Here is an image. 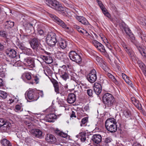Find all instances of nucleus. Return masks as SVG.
Segmentation results:
<instances>
[{"label": "nucleus", "mask_w": 146, "mask_h": 146, "mask_svg": "<svg viewBox=\"0 0 146 146\" xmlns=\"http://www.w3.org/2000/svg\"><path fill=\"white\" fill-rule=\"evenodd\" d=\"M73 27L77 30L79 33H81V32H82V29L78 25H74Z\"/></svg>", "instance_id": "nucleus-42"}, {"label": "nucleus", "mask_w": 146, "mask_h": 146, "mask_svg": "<svg viewBox=\"0 0 146 146\" xmlns=\"http://www.w3.org/2000/svg\"><path fill=\"white\" fill-rule=\"evenodd\" d=\"M59 74H60L61 77L64 80L66 81L67 79L69 78V74L66 71L64 72L63 70H59Z\"/></svg>", "instance_id": "nucleus-20"}, {"label": "nucleus", "mask_w": 146, "mask_h": 146, "mask_svg": "<svg viewBox=\"0 0 146 146\" xmlns=\"http://www.w3.org/2000/svg\"><path fill=\"white\" fill-rule=\"evenodd\" d=\"M56 118V115L54 113H52L47 115L45 119L46 121L53 122L54 121V120Z\"/></svg>", "instance_id": "nucleus-21"}, {"label": "nucleus", "mask_w": 146, "mask_h": 146, "mask_svg": "<svg viewBox=\"0 0 146 146\" xmlns=\"http://www.w3.org/2000/svg\"><path fill=\"white\" fill-rule=\"evenodd\" d=\"M111 80L116 85H119V82L116 79L115 77L112 78Z\"/></svg>", "instance_id": "nucleus-51"}, {"label": "nucleus", "mask_w": 146, "mask_h": 146, "mask_svg": "<svg viewBox=\"0 0 146 146\" xmlns=\"http://www.w3.org/2000/svg\"><path fill=\"white\" fill-rule=\"evenodd\" d=\"M4 82L2 79L0 78V86H2L3 85Z\"/></svg>", "instance_id": "nucleus-63"}, {"label": "nucleus", "mask_w": 146, "mask_h": 146, "mask_svg": "<svg viewBox=\"0 0 146 146\" xmlns=\"http://www.w3.org/2000/svg\"><path fill=\"white\" fill-rule=\"evenodd\" d=\"M8 94L5 92L0 90V96L3 98L5 99L7 98Z\"/></svg>", "instance_id": "nucleus-33"}, {"label": "nucleus", "mask_w": 146, "mask_h": 146, "mask_svg": "<svg viewBox=\"0 0 146 146\" xmlns=\"http://www.w3.org/2000/svg\"><path fill=\"white\" fill-rule=\"evenodd\" d=\"M25 96L27 99L28 98L29 100H33L34 101H36L38 99L39 97L37 96L33 90L29 89L28 91L26 92L25 94Z\"/></svg>", "instance_id": "nucleus-8"}, {"label": "nucleus", "mask_w": 146, "mask_h": 146, "mask_svg": "<svg viewBox=\"0 0 146 146\" xmlns=\"http://www.w3.org/2000/svg\"><path fill=\"white\" fill-rule=\"evenodd\" d=\"M103 100L106 107L111 106L115 102V99L112 95L108 93L104 94L103 96Z\"/></svg>", "instance_id": "nucleus-4"}, {"label": "nucleus", "mask_w": 146, "mask_h": 146, "mask_svg": "<svg viewBox=\"0 0 146 146\" xmlns=\"http://www.w3.org/2000/svg\"><path fill=\"white\" fill-rule=\"evenodd\" d=\"M92 43L94 46L98 49L101 44L96 40H94L92 41Z\"/></svg>", "instance_id": "nucleus-36"}, {"label": "nucleus", "mask_w": 146, "mask_h": 146, "mask_svg": "<svg viewBox=\"0 0 146 146\" xmlns=\"http://www.w3.org/2000/svg\"><path fill=\"white\" fill-rule=\"evenodd\" d=\"M91 140L94 144H98L101 142L102 137L100 135L95 134L92 137Z\"/></svg>", "instance_id": "nucleus-14"}, {"label": "nucleus", "mask_w": 146, "mask_h": 146, "mask_svg": "<svg viewBox=\"0 0 146 146\" xmlns=\"http://www.w3.org/2000/svg\"><path fill=\"white\" fill-rule=\"evenodd\" d=\"M15 109L17 110H20V111H21L22 110H22H21V107L19 105H17L15 107Z\"/></svg>", "instance_id": "nucleus-56"}, {"label": "nucleus", "mask_w": 146, "mask_h": 146, "mask_svg": "<svg viewBox=\"0 0 146 146\" xmlns=\"http://www.w3.org/2000/svg\"><path fill=\"white\" fill-rule=\"evenodd\" d=\"M108 76L110 78H111V79L114 77L110 73H108Z\"/></svg>", "instance_id": "nucleus-64"}, {"label": "nucleus", "mask_w": 146, "mask_h": 146, "mask_svg": "<svg viewBox=\"0 0 146 146\" xmlns=\"http://www.w3.org/2000/svg\"><path fill=\"white\" fill-rule=\"evenodd\" d=\"M41 58L47 64H50L53 62L52 58L49 56L42 55L41 56Z\"/></svg>", "instance_id": "nucleus-22"}, {"label": "nucleus", "mask_w": 146, "mask_h": 146, "mask_svg": "<svg viewBox=\"0 0 146 146\" xmlns=\"http://www.w3.org/2000/svg\"><path fill=\"white\" fill-rule=\"evenodd\" d=\"M31 74V73L30 72L27 73L26 74L25 77L27 80H29L32 78Z\"/></svg>", "instance_id": "nucleus-46"}, {"label": "nucleus", "mask_w": 146, "mask_h": 146, "mask_svg": "<svg viewBox=\"0 0 146 146\" xmlns=\"http://www.w3.org/2000/svg\"><path fill=\"white\" fill-rule=\"evenodd\" d=\"M45 3L52 8L58 11L63 16H66L67 9L61 6L59 2L56 0H45Z\"/></svg>", "instance_id": "nucleus-1"}, {"label": "nucleus", "mask_w": 146, "mask_h": 146, "mask_svg": "<svg viewBox=\"0 0 146 146\" xmlns=\"http://www.w3.org/2000/svg\"><path fill=\"white\" fill-rule=\"evenodd\" d=\"M6 53L7 56L10 57V58H14L17 56V52L13 49H7L6 50Z\"/></svg>", "instance_id": "nucleus-13"}, {"label": "nucleus", "mask_w": 146, "mask_h": 146, "mask_svg": "<svg viewBox=\"0 0 146 146\" xmlns=\"http://www.w3.org/2000/svg\"><path fill=\"white\" fill-rule=\"evenodd\" d=\"M94 90L97 95H99L102 91V86L100 84L98 83H95L94 84Z\"/></svg>", "instance_id": "nucleus-16"}, {"label": "nucleus", "mask_w": 146, "mask_h": 146, "mask_svg": "<svg viewBox=\"0 0 146 146\" xmlns=\"http://www.w3.org/2000/svg\"><path fill=\"white\" fill-rule=\"evenodd\" d=\"M122 45L123 47L124 48L125 50L128 49L129 48V47L124 42H123L122 43Z\"/></svg>", "instance_id": "nucleus-53"}, {"label": "nucleus", "mask_w": 146, "mask_h": 146, "mask_svg": "<svg viewBox=\"0 0 146 146\" xmlns=\"http://www.w3.org/2000/svg\"><path fill=\"white\" fill-rule=\"evenodd\" d=\"M6 25L8 26L9 27L11 28L14 26V23L10 21H7L6 23Z\"/></svg>", "instance_id": "nucleus-39"}, {"label": "nucleus", "mask_w": 146, "mask_h": 146, "mask_svg": "<svg viewBox=\"0 0 146 146\" xmlns=\"http://www.w3.org/2000/svg\"><path fill=\"white\" fill-rule=\"evenodd\" d=\"M21 38L22 40L25 41L27 38V35H21Z\"/></svg>", "instance_id": "nucleus-55"}, {"label": "nucleus", "mask_w": 146, "mask_h": 146, "mask_svg": "<svg viewBox=\"0 0 146 146\" xmlns=\"http://www.w3.org/2000/svg\"><path fill=\"white\" fill-rule=\"evenodd\" d=\"M29 43L31 47L34 50L38 48L40 44L39 39L36 38L32 39Z\"/></svg>", "instance_id": "nucleus-10"}, {"label": "nucleus", "mask_w": 146, "mask_h": 146, "mask_svg": "<svg viewBox=\"0 0 146 146\" xmlns=\"http://www.w3.org/2000/svg\"><path fill=\"white\" fill-rule=\"evenodd\" d=\"M56 133L57 135L64 138H66L68 136L67 133H64L63 132L60 131H57L56 132Z\"/></svg>", "instance_id": "nucleus-29"}, {"label": "nucleus", "mask_w": 146, "mask_h": 146, "mask_svg": "<svg viewBox=\"0 0 146 146\" xmlns=\"http://www.w3.org/2000/svg\"><path fill=\"white\" fill-rule=\"evenodd\" d=\"M76 19L80 22L85 25L88 26L90 24L87 20L82 16H76Z\"/></svg>", "instance_id": "nucleus-19"}, {"label": "nucleus", "mask_w": 146, "mask_h": 146, "mask_svg": "<svg viewBox=\"0 0 146 146\" xmlns=\"http://www.w3.org/2000/svg\"><path fill=\"white\" fill-rule=\"evenodd\" d=\"M86 133L84 132H82L79 134V138L80 139L81 141L82 142H85L86 140Z\"/></svg>", "instance_id": "nucleus-26"}, {"label": "nucleus", "mask_w": 146, "mask_h": 146, "mask_svg": "<svg viewBox=\"0 0 146 146\" xmlns=\"http://www.w3.org/2000/svg\"><path fill=\"white\" fill-rule=\"evenodd\" d=\"M117 54L121 57H123L124 55L123 51L121 49L118 47L117 49Z\"/></svg>", "instance_id": "nucleus-40"}, {"label": "nucleus", "mask_w": 146, "mask_h": 146, "mask_svg": "<svg viewBox=\"0 0 146 146\" xmlns=\"http://www.w3.org/2000/svg\"><path fill=\"white\" fill-rule=\"evenodd\" d=\"M117 123L114 118H110L108 119L105 123L106 129L111 133L116 132L117 129Z\"/></svg>", "instance_id": "nucleus-2"}, {"label": "nucleus", "mask_w": 146, "mask_h": 146, "mask_svg": "<svg viewBox=\"0 0 146 146\" xmlns=\"http://www.w3.org/2000/svg\"><path fill=\"white\" fill-rule=\"evenodd\" d=\"M93 91L91 89H88L87 90V93L88 95L90 97H92L93 94Z\"/></svg>", "instance_id": "nucleus-41"}, {"label": "nucleus", "mask_w": 146, "mask_h": 146, "mask_svg": "<svg viewBox=\"0 0 146 146\" xmlns=\"http://www.w3.org/2000/svg\"><path fill=\"white\" fill-rule=\"evenodd\" d=\"M88 118L87 117H85L83 118L81 121V123L80 124V126H82L83 125L87 123L88 121Z\"/></svg>", "instance_id": "nucleus-38"}, {"label": "nucleus", "mask_w": 146, "mask_h": 146, "mask_svg": "<svg viewBox=\"0 0 146 146\" xmlns=\"http://www.w3.org/2000/svg\"><path fill=\"white\" fill-rule=\"evenodd\" d=\"M29 51L28 52H26V54L25 53L21 54L19 55V57L24 62H26V64L28 66L31 68L34 67L35 66L34 61L33 59L31 58L27 57V55H29L31 54V50L29 49Z\"/></svg>", "instance_id": "nucleus-3"}, {"label": "nucleus", "mask_w": 146, "mask_h": 146, "mask_svg": "<svg viewBox=\"0 0 146 146\" xmlns=\"http://www.w3.org/2000/svg\"><path fill=\"white\" fill-rule=\"evenodd\" d=\"M88 80L91 83L95 82L97 79L96 72L95 69L90 71V73L87 76Z\"/></svg>", "instance_id": "nucleus-9"}, {"label": "nucleus", "mask_w": 146, "mask_h": 146, "mask_svg": "<svg viewBox=\"0 0 146 146\" xmlns=\"http://www.w3.org/2000/svg\"><path fill=\"white\" fill-rule=\"evenodd\" d=\"M122 76L123 79L125 80H125H126V79H128V76L122 73Z\"/></svg>", "instance_id": "nucleus-59"}, {"label": "nucleus", "mask_w": 146, "mask_h": 146, "mask_svg": "<svg viewBox=\"0 0 146 146\" xmlns=\"http://www.w3.org/2000/svg\"><path fill=\"white\" fill-rule=\"evenodd\" d=\"M124 31L129 37L133 40L135 39V37L133 36V35L131 33V31L129 28H125Z\"/></svg>", "instance_id": "nucleus-27"}, {"label": "nucleus", "mask_w": 146, "mask_h": 146, "mask_svg": "<svg viewBox=\"0 0 146 146\" xmlns=\"http://www.w3.org/2000/svg\"><path fill=\"white\" fill-rule=\"evenodd\" d=\"M137 48L141 54L145 57H146V48H143L140 46H137Z\"/></svg>", "instance_id": "nucleus-25"}, {"label": "nucleus", "mask_w": 146, "mask_h": 146, "mask_svg": "<svg viewBox=\"0 0 146 146\" xmlns=\"http://www.w3.org/2000/svg\"><path fill=\"white\" fill-rule=\"evenodd\" d=\"M69 56L70 59L72 61L78 63H80L81 62V57L75 51H70L69 53Z\"/></svg>", "instance_id": "nucleus-7"}, {"label": "nucleus", "mask_w": 146, "mask_h": 146, "mask_svg": "<svg viewBox=\"0 0 146 146\" xmlns=\"http://www.w3.org/2000/svg\"><path fill=\"white\" fill-rule=\"evenodd\" d=\"M138 64L139 66L142 70L143 74L146 77V66L142 62H140Z\"/></svg>", "instance_id": "nucleus-24"}, {"label": "nucleus", "mask_w": 146, "mask_h": 146, "mask_svg": "<svg viewBox=\"0 0 146 146\" xmlns=\"http://www.w3.org/2000/svg\"><path fill=\"white\" fill-rule=\"evenodd\" d=\"M76 96L75 94L70 93L69 94L67 99V102L69 104H73L76 100Z\"/></svg>", "instance_id": "nucleus-18"}, {"label": "nucleus", "mask_w": 146, "mask_h": 146, "mask_svg": "<svg viewBox=\"0 0 146 146\" xmlns=\"http://www.w3.org/2000/svg\"><path fill=\"white\" fill-rule=\"evenodd\" d=\"M59 46L62 49H64L66 48L68 42L64 40H61L58 41Z\"/></svg>", "instance_id": "nucleus-23"}, {"label": "nucleus", "mask_w": 146, "mask_h": 146, "mask_svg": "<svg viewBox=\"0 0 146 146\" xmlns=\"http://www.w3.org/2000/svg\"><path fill=\"white\" fill-rule=\"evenodd\" d=\"M54 86L55 92L57 93H59L60 91L58 83H54Z\"/></svg>", "instance_id": "nucleus-34"}, {"label": "nucleus", "mask_w": 146, "mask_h": 146, "mask_svg": "<svg viewBox=\"0 0 146 146\" xmlns=\"http://www.w3.org/2000/svg\"><path fill=\"white\" fill-rule=\"evenodd\" d=\"M8 122L3 118H0V129H3V131H5L7 130Z\"/></svg>", "instance_id": "nucleus-12"}, {"label": "nucleus", "mask_w": 146, "mask_h": 146, "mask_svg": "<svg viewBox=\"0 0 146 146\" xmlns=\"http://www.w3.org/2000/svg\"><path fill=\"white\" fill-rule=\"evenodd\" d=\"M7 61L9 62V64H13L16 61V60L14 59L13 58H12L11 59H8Z\"/></svg>", "instance_id": "nucleus-50"}, {"label": "nucleus", "mask_w": 146, "mask_h": 146, "mask_svg": "<svg viewBox=\"0 0 146 146\" xmlns=\"http://www.w3.org/2000/svg\"><path fill=\"white\" fill-rule=\"evenodd\" d=\"M0 76L3 77L5 76V73L2 68H0Z\"/></svg>", "instance_id": "nucleus-48"}, {"label": "nucleus", "mask_w": 146, "mask_h": 146, "mask_svg": "<svg viewBox=\"0 0 146 146\" xmlns=\"http://www.w3.org/2000/svg\"><path fill=\"white\" fill-rule=\"evenodd\" d=\"M112 141V139L110 137H108L106 138L104 140V143L106 144L110 143Z\"/></svg>", "instance_id": "nucleus-43"}, {"label": "nucleus", "mask_w": 146, "mask_h": 146, "mask_svg": "<svg viewBox=\"0 0 146 146\" xmlns=\"http://www.w3.org/2000/svg\"><path fill=\"white\" fill-rule=\"evenodd\" d=\"M24 26L25 27L27 33H30L31 32L33 31L34 28L32 24L27 22L24 25Z\"/></svg>", "instance_id": "nucleus-17"}, {"label": "nucleus", "mask_w": 146, "mask_h": 146, "mask_svg": "<svg viewBox=\"0 0 146 146\" xmlns=\"http://www.w3.org/2000/svg\"><path fill=\"white\" fill-rule=\"evenodd\" d=\"M49 15L54 22H56L62 28L66 30L69 29V27L66 25L65 23L56 16L52 14H50Z\"/></svg>", "instance_id": "nucleus-6"}, {"label": "nucleus", "mask_w": 146, "mask_h": 146, "mask_svg": "<svg viewBox=\"0 0 146 146\" xmlns=\"http://www.w3.org/2000/svg\"><path fill=\"white\" fill-rule=\"evenodd\" d=\"M102 11L103 13L106 17L109 18L111 17L110 14L107 11V10L106 8L102 10Z\"/></svg>", "instance_id": "nucleus-37"}, {"label": "nucleus", "mask_w": 146, "mask_h": 146, "mask_svg": "<svg viewBox=\"0 0 146 146\" xmlns=\"http://www.w3.org/2000/svg\"><path fill=\"white\" fill-rule=\"evenodd\" d=\"M140 21L141 22V24L143 25H145L146 24L145 23V19H140Z\"/></svg>", "instance_id": "nucleus-61"}, {"label": "nucleus", "mask_w": 146, "mask_h": 146, "mask_svg": "<svg viewBox=\"0 0 146 146\" xmlns=\"http://www.w3.org/2000/svg\"><path fill=\"white\" fill-rule=\"evenodd\" d=\"M123 115L127 118L130 117L131 113L130 111L128 110H125L123 112Z\"/></svg>", "instance_id": "nucleus-32"}, {"label": "nucleus", "mask_w": 146, "mask_h": 146, "mask_svg": "<svg viewBox=\"0 0 146 146\" xmlns=\"http://www.w3.org/2000/svg\"><path fill=\"white\" fill-rule=\"evenodd\" d=\"M44 71V73L45 74V75H46L47 76H48V75L46 74V73L45 72V71H46L47 73H48V74H49L51 73V70L50 69V68L48 67H46L45 68Z\"/></svg>", "instance_id": "nucleus-45"}, {"label": "nucleus", "mask_w": 146, "mask_h": 146, "mask_svg": "<svg viewBox=\"0 0 146 146\" xmlns=\"http://www.w3.org/2000/svg\"><path fill=\"white\" fill-rule=\"evenodd\" d=\"M97 2H98V4L100 6V8H101V9L102 10H103V9H104L105 8V7H104V5L101 2L98 1Z\"/></svg>", "instance_id": "nucleus-49"}, {"label": "nucleus", "mask_w": 146, "mask_h": 146, "mask_svg": "<svg viewBox=\"0 0 146 146\" xmlns=\"http://www.w3.org/2000/svg\"><path fill=\"white\" fill-rule=\"evenodd\" d=\"M7 33L5 31H2L0 32V36L4 37H7Z\"/></svg>", "instance_id": "nucleus-44"}, {"label": "nucleus", "mask_w": 146, "mask_h": 146, "mask_svg": "<svg viewBox=\"0 0 146 146\" xmlns=\"http://www.w3.org/2000/svg\"><path fill=\"white\" fill-rule=\"evenodd\" d=\"M46 39L47 43L50 46H54L58 41L56 34L52 32L48 33Z\"/></svg>", "instance_id": "nucleus-5"}, {"label": "nucleus", "mask_w": 146, "mask_h": 146, "mask_svg": "<svg viewBox=\"0 0 146 146\" xmlns=\"http://www.w3.org/2000/svg\"><path fill=\"white\" fill-rule=\"evenodd\" d=\"M32 135L36 138L41 139L43 136L42 131L38 129H34L31 131Z\"/></svg>", "instance_id": "nucleus-11"}, {"label": "nucleus", "mask_w": 146, "mask_h": 146, "mask_svg": "<svg viewBox=\"0 0 146 146\" xmlns=\"http://www.w3.org/2000/svg\"><path fill=\"white\" fill-rule=\"evenodd\" d=\"M38 31L39 34L40 35H42L43 34L44 31L42 29H38Z\"/></svg>", "instance_id": "nucleus-58"}, {"label": "nucleus", "mask_w": 146, "mask_h": 146, "mask_svg": "<svg viewBox=\"0 0 146 146\" xmlns=\"http://www.w3.org/2000/svg\"><path fill=\"white\" fill-rule=\"evenodd\" d=\"M96 60L98 62H100L102 61V59L100 57L97 56L96 57Z\"/></svg>", "instance_id": "nucleus-60"}, {"label": "nucleus", "mask_w": 146, "mask_h": 146, "mask_svg": "<svg viewBox=\"0 0 146 146\" xmlns=\"http://www.w3.org/2000/svg\"><path fill=\"white\" fill-rule=\"evenodd\" d=\"M70 117H76V113L74 111H72L71 113L70 114Z\"/></svg>", "instance_id": "nucleus-57"}, {"label": "nucleus", "mask_w": 146, "mask_h": 146, "mask_svg": "<svg viewBox=\"0 0 146 146\" xmlns=\"http://www.w3.org/2000/svg\"><path fill=\"white\" fill-rule=\"evenodd\" d=\"M34 80L36 84H38L39 81V78L36 75L34 76Z\"/></svg>", "instance_id": "nucleus-47"}, {"label": "nucleus", "mask_w": 146, "mask_h": 146, "mask_svg": "<svg viewBox=\"0 0 146 146\" xmlns=\"http://www.w3.org/2000/svg\"><path fill=\"white\" fill-rule=\"evenodd\" d=\"M125 51L128 54L131 58H133L134 57V52L130 48L128 49L125 50Z\"/></svg>", "instance_id": "nucleus-31"}, {"label": "nucleus", "mask_w": 146, "mask_h": 146, "mask_svg": "<svg viewBox=\"0 0 146 146\" xmlns=\"http://www.w3.org/2000/svg\"><path fill=\"white\" fill-rule=\"evenodd\" d=\"M141 38L142 40H143L146 41V35H142L141 36Z\"/></svg>", "instance_id": "nucleus-62"}, {"label": "nucleus", "mask_w": 146, "mask_h": 146, "mask_svg": "<svg viewBox=\"0 0 146 146\" xmlns=\"http://www.w3.org/2000/svg\"><path fill=\"white\" fill-rule=\"evenodd\" d=\"M1 143L4 146H12L9 141L5 139H3Z\"/></svg>", "instance_id": "nucleus-28"}, {"label": "nucleus", "mask_w": 146, "mask_h": 146, "mask_svg": "<svg viewBox=\"0 0 146 146\" xmlns=\"http://www.w3.org/2000/svg\"><path fill=\"white\" fill-rule=\"evenodd\" d=\"M135 106L138 108L139 110H141V109L142 107L141 104L139 102L138 103H136L135 104Z\"/></svg>", "instance_id": "nucleus-54"}, {"label": "nucleus", "mask_w": 146, "mask_h": 146, "mask_svg": "<svg viewBox=\"0 0 146 146\" xmlns=\"http://www.w3.org/2000/svg\"><path fill=\"white\" fill-rule=\"evenodd\" d=\"M98 49L100 52H103L105 53L106 52V51L104 48V46L101 44H100V46H99Z\"/></svg>", "instance_id": "nucleus-35"}, {"label": "nucleus", "mask_w": 146, "mask_h": 146, "mask_svg": "<svg viewBox=\"0 0 146 146\" xmlns=\"http://www.w3.org/2000/svg\"><path fill=\"white\" fill-rule=\"evenodd\" d=\"M45 139L47 142L50 143H54L56 141L55 136L52 134H47L46 135Z\"/></svg>", "instance_id": "nucleus-15"}, {"label": "nucleus", "mask_w": 146, "mask_h": 146, "mask_svg": "<svg viewBox=\"0 0 146 146\" xmlns=\"http://www.w3.org/2000/svg\"><path fill=\"white\" fill-rule=\"evenodd\" d=\"M132 101L133 104L135 105V104L137 103H138L139 102V101L136 99L135 98H132Z\"/></svg>", "instance_id": "nucleus-52"}, {"label": "nucleus", "mask_w": 146, "mask_h": 146, "mask_svg": "<svg viewBox=\"0 0 146 146\" xmlns=\"http://www.w3.org/2000/svg\"><path fill=\"white\" fill-rule=\"evenodd\" d=\"M17 48H19L22 50H26V48L22 43H19V42H17Z\"/></svg>", "instance_id": "nucleus-30"}]
</instances>
